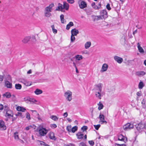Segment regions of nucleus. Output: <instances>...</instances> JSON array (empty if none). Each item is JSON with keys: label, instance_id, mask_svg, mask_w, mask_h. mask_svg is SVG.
I'll list each match as a JSON object with an SVG mask.
<instances>
[{"label": "nucleus", "instance_id": "obj_24", "mask_svg": "<svg viewBox=\"0 0 146 146\" xmlns=\"http://www.w3.org/2000/svg\"><path fill=\"white\" fill-rule=\"evenodd\" d=\"M51 12L44 10V15L45 17H49L51 15Z\"/></svg>", "mask_w": 146, "mask_h": 146}, {"label": "nucleus", "instance_id": "obj_57", "mask_svg": "<svg viewBox=\"0 0 146 146\" xmlns=\"http://www.w3.org/2000/svg\"><path fill=\"white\" fill-rule=\"evenodd\" d=\"M137 95L139 96H141V91H139L137 92Z\"/></svg>", "mask_w": 146, "mask_h": 146}, {"label": "nucleus", "instance_id": "obj_58", "mask_svg": "<svg viewBox=\"0 0 146 146\" xmlns=\"http://www.w3.org/2000/svg\"><path fill=\"white\" fill-rule=\"evenodd\" d=\"M93 8L94 9H100V7H98L97 6L95 5L93 7Z\"/></svg>", "mask_w": 146, "mask_h": 146}, {"label": "nucleus", "instance_id": "obj_27", "mask_svg": "<svg viewBox=\"0 0 146 146\" xmlns=\"http://www.w3.org/2000/svg\"><path fill=\"white\" fill-rule=\"evenodd\" d=\"M78 139H82L83 138V134L81 132H78L76 134Z\"/></svg>", "mask_w": 146, "mask_h": 146}, {"label": "nucleus", "instance_id": "obj_44", "mask_svg": "<svg viewBox=\"0 0 146 146\" xmlns=\"http://www.w3.org/2000/svg\"><path fill=\"white\" fill-rule=\"evenodd\" d=\"M88 129V127L86 126H84L81 128V129L83 131H86Z\"/></svg>", "mask_w": 146, "mask_h": 146}, {"label": "nucleus", "instance_id": "obj_48", "mask_svg": "<svg viewBox=\"0 0 146 146\" xmlns=\"http://www.w3.org/2000/svg\"><path fill=\"white\" fill-rule=\"evenodd\" d=\"M16 116H21V117L23 118L24 117L22 116V113H21L20 112H18L16 114Z\"/></svg>", "mask_w": 146, "mask_h": 146}, {"label": "nucleus", "instance_id": "obj_23", "mask_svg": "<svg viewBox=\"0 0 146 146\" xmlns=\"http://www.w3.org/2000/svg\"><path fill=\"white\" fill-rule=\"evenodd\" d=\"M102 86L103 84L101 83H99L96 86L97 87V89H96V90L97 91H102Z\"/></svg>", "mask_w": 146, "mask_h": 146}, {"label": "nucleus", "instance_id": "obj_8", "mask_svg": "<svg viewBox=\"0 0 146 146\" xmlns=\"http://www.w3.org/2000/svg\"><path fill=\"white\" fill-rule=\"evenodd\" d=\"M54 6V4L53 3L50 4L48 6L46 7L44 10L51 12L52 11V7Z\"/></svg>", "mask_w": 146, "mask_h": 146}, {"label": "nucleus", "instance_id": "obj_61", "mask_svg": "<svg viewBox=\"0 0 146 146\" xmlns=\"http://www.w3.org/2000/svg\"><path fill=\"white\" fill-rule=\"evenodd\" d=\"M115 146H125V144H115Z\"/></svg>", "mask_w": 146, "mask_h": 146}, {"label": "nucleus", "instance_id": "obj_42", "mask_svg": "<svg viewBox=\"0 0 146 146\" xmlns=\"http://www.w3.org/2000/svg\"><path fill=\"white\" fill-rule=\"evenodd\" d=\"M94 126L96 129V130H98L99 128L100 127V124L94 125Z\"/></svg>", "mask_w": 146, "mask_h": 146}, {"label": "nucleus", "instance_id": "obj_6", "mask_svg": "<svg viewBox=\"0 0 146 146\" xmlns=\"http://www.w3.org/2000/svg\"><path fill=\"white\" fill-rule=\"evenodd\" d=\"M100 15L102 18H104L105 19H106L108 17V15L106 11V10H103L100 12Z\"/></svg>", "mask_w": 146, "mask_h": 146}, {"label": "nucleus", "instance_id": "obj_50", "mask_svg": "<svg viewBox=\"0 0 146 146\" xmlns=\"http://www.w3.org/2000/svg\"><path fill=\"white\" fill-rule=\"evenodd\" d=\"M39 142L40 144L41 145H43L45 146L46 144V143L43 141H39Z\"/></svg>", "mask_w": 146, "mask_h": 146}, {"label": "nucleus", "instance_id": "obj_29", "mask_svg": "<svg viewBox=\"0 0 146 146\" xmlns=\"http://www.w3.org/2000/svg\"><path fill=\"white\" fill-rule=\"evenodd\" d=\"M32 111L33 115H34L35 116H38L37 117L38 119H40V117L39 116V115L37 113V111L35 110H31Z\"/></svg>", "mask_w": 146, "mask_h": 146}, {"label": "nucleus", "instance_id": "obj_36", "mask_svg": "<svg viewBox=\"0 0 146 146\" xmlns=\"http://www.w3.org/2000/svg\"><path fill=\"white\" fill-rule=\"evenodd\" d=\"M100 16H101V15L100 16H94V17H95V18L94 19V21H95V19H96L97 20H98L100 19H105L104 18H102V17Z\"/></svg>", "mask_w": 146, "mask_h": 146}, {"label": "nucleus", "instance_id": "obj_56", "mask_svg": "<svg viewBox=\"0 0 146 146\" xmlns=\"http://www.w3.org/2000/svg\"><path fill=\"white\" fill-rule=\"evenodd\" d=\"M99 119H104V116L103 114H100L99 116Z\"/></svg>", "mask_w": 146, "mask_h": 146}, {"label": "nucleus", "instance_id": "obj_43", "mask_svg": "<svg viewBox=\"0 0 146 146\" xmlns=\"http://www.w3.org/2000/svg\"><path fill=\"white\" fill-rule=\"evenodd\" d=\"M88 143L91 146H93L94 144V142L93 140L88 141Z\"/></svg>", "mask_w": 146, "mask_h": 146}, {"label": "nucleus", "instance_id": "obj_18", "mask_svg": "<svg viewBox=\"0 0 146 146\" xmlns=\"http://www.w3.org/2000/svg\"><path fill=\"white\" fill-rule=\"evenodd\" d=\"M137 45L139 52L141 53H144V50L142 48L141 46L139 43H138Z\"/></svg>", "mask_w": 146, "mask_h": 146}, {"label": "nucleus", "instance_id": "obj_35", "mask_svg": "<svg viewBox=\"0 0 146 146\" xmlns=\"http://www.w3.org/2000/svg\"><path fill=\"white\" fill-rule=\"evenodd\" d=\"M99 123L101 124H106L107 123V122L105 120V119H100Z\"/></svg>", "mask_w": 146, "mask_h": 146}, {"label": "nucleus", "instance_id": "obj_17", "mask_svg": "<svg viewBox=\"0 0 146 146\" xmlns=\"http://www.w3.org/2000/svg\"><path fill=\"white\" fill-rule=\"evenodd\" d=\"M22 82L27 86H30L32 84L31 82L26 80H23Z\"/></svg>", "mask_w": 146, "mask_h": 146}, {"label": "nucleus", "instance_id": "obj_34", "mask_svg": "<svg viewBox=\"0 0 146 146\" xmlns=\"http://www.w3.org/2000/svg\"><path fill=\"white\" fill-rule=\"evenodd\" d=\"M15 87L17 89L20 90L21 88V85L19 84H16Z\"/></svg>", "mask_w": 146, "mask_h": 146}, {"label": "nucleus", "instance_id": "obj_62", "mask_svg": "<svg viewBox=\"0 0 146 146\" xmlns=\"http://www.w3.org/2000/svg\"><path fill=\"white\" fill-rule=\"evenodd\" d=\"M85 11L86 12V14L88 15H90L91 14V12L90 11H88L87 10H85Z\"/></svg>", "mask_w": 146, "mask_h": 146}, {"label": "nucleus", "instance_id": "obj_2", "mask_svg": "<svg viewBox=\"0 0 146 146\" xmlns=\"http://www.w3.org/2000/svg\"><path fill=\"white\" fill-rule=\"evenodd\" d=\"M72 92L70 90H67L64 94V96L66 99L69 102L72 100Z\"/></svg>", "mask_w": 146, "mask_h": 146}, {"label": "nucleus", "instance_id": "obj_31", "mask_svg": "<svg viewBox=\"0 0 146 146\" xmlns=\"http://www.w3.org/2000/svg\"><path fill=\"white\" fill-rule=\"evenodd\" d=\"M144 84L142 81H140L138 85V88L139 89H141L144 86Z\"/></svg>", "mask_w": 146, "mask_h": 146}, {"label": "nucleus", "instance_id": "obj_28", "mask_svg": "<svg viewBox=\"0 0 146 146\" xmlns=\"http://www.w3.org/2000/svg\"><path fill=\"white\" fill-rule=\"evenodd\" d=\"M34 92L35 94L39 95L42 93V91L41 90L37 89L35 90Z\"/></svg>", "mask_w": 146, "mask_h": 146}, {"label": "nucleus", "instance_id": "obj_1", "mask_svg": "<svg viewBox=\"0 0 146 146\" xmlns=\"http://www.w3.org/2000/svg\"><path fill=\"white\" fill-rule=\"evenodd\" d=\"M48 130L42 127H40L39 129L38 132L41 137L44 136L48 133Z\"/></svg>", "mask_w": 146, "mask_h": 146}, {"label": "nucleus", "instance_id": "obj_38", "mask_svg": "<svg viewBox=\"0 0 146 146\" xmlns=\"http://www.w3.org/2000/svg\"><path fill=\"white\" fill-rule=\"evenodd\" d=\"M77 129L78 127L77 126H75L73 127L71 129L72 132L73 133L75 132L77 130Z\"/></svg>", "mask_w": 146, "mask_h": 146}, {"label": "nucleus", "instance_id": "obj_52", "mask_svg": "<svg viewBox=\"0 0 146 146\" xmlns=\"http://www.w3.org/2000/svg\"><path fill=\"white\" fill-rule=\"evenodd\" d=\"M4 107L3 105L2 104H0V112L2 111Z\"/></svg>", "mask_w": 146, "mask_h": 146}, {"label": "nucleus", "instance_id": "obj_22", "mask_svg": "<svg viewBox=\"0 0 146 146\" xmlns=\"http://www.w3.org/2000/svg\"><path fill=\"white\" fill-rule=\"evenodd\" d=\"M69 8L68 4L65 2H63V8L65 9L66 10H68Z\"/></svg>", "mask_w": 146, "mask_h": 146}, {"label": "nucleus", "instance_id": "obj_10", "mask_svg": "<svg viewBox=\"0 0 146 146\" xmlns=\"http://www.w3.org/2000/svg\"><path fill=\"white\" fill-rule=\"evenodd\" d=\"M6 129V127L5 124V122L2 120L0 121V130H4Z\"/></svg>", "mask_w": 146, "mask_h": 146}, {"label": "nucleus", "instance_id": "obj_60", "mask_svg": "<svg viewBox=\"0 0 146 146\" xmlns=\"http://www.w3.org/2000/svg\"><path fill=\"white\" fill-rule=\"evenodd\" d=\"M79 146H86V145L83 142H82L80 143Z\"/></svg>", "mask_w": 146, "mask_h": 146}, {"label": "nucleus", "instance_id": "obj_7", "mask_svg": "<svg viewBox=\"0 0 146 146\" xmlns=\"http://www.w3.org/2000/svg\"><path fill=\"white\" fill-rule=\"evenodd\" d=\"M145 128V125L141 123H139L138 124L137 127V129L139 131H141L142 129Z\"/></svg>", "mask_w": 146, "mask_h": 146}, {"label": "nucleus", "instance_id": "obj_3", "mask_svg": "<svg viewBox=\"0 0 146 146\" xmlns=\"http://www.w3.org/2000/svg\"><path fill=\"white\" fill-rule=\"evenodd\" d=\"M78 3L80 8L83 9L87 7V3L84 1L82 0H79L78 1Z\"/></svg>", "mask_w": 146, "mask_h": 146}, {"label": "nucleus", "instance_id": "obj_12", "mask_svg": "<svg viewBox=\"0 0 146 146\" xmlns=\"http://www.w3.org/2000/svg\"><path fill=\"white\" fill-rule=\"evenodd\" d=\"M2 97L3 98H9L11 96L10 92H5L2 94Z\"/></svg>", "mask_w": 146, "mask_h": 146}, {"label": "nucleus", "instance_id": "obj_19", "mask_svg": "<svg viewBox=\"0 0 146 146\" xmlns=\"http://www.w3.org/2000/svg\"><path fill=\"white\" fill-rule=\"evenodd\" d=\"M101 91H97L96 92L95 94L96 97L100 99H101L102 95L101 94Z\"/></svg>", "mask_w": 146, "mask_h": 146}, {"label": "nucleus", "instance_id": "obj_13", "mask_svg": "<svg viewBox=\"0 0 146 146\" xmlns=\"http://www.w3.org/2000/svg\"><path fill=\"white\" fill-rule=\"evenodd\" d=\"M108 66L107 64H104L102 66V69L101 70V71L103 72L106 71L108 69Z\"/></svg>", "mask_w": 146, "mask_h": 146}, {"label": "nucleus", "instance_id": "obj_21", "mask_svg": "<svg viewBox=\"0 0 146 146\" xmlns=\"http://www.w3.org/2000/svg\"><path fill=\"white\" fill-rule=\"evenodd\" d=\"M136 74L137 76H141L145 75V72L143 71H138L136 72Z\"/></svg>", "mask_w": 146, "mask_h": 146}, {"label": "nucleus", "instance_id": "obj_41", "mask_svg": "<svg viewBox=\"0 0 146 146\" xmlns=\"http://www.w3.org/2000/svg\"><path fill=\"white\" fill-rule=\"evenodd\" d=\"M141 104H142V106L145 108L146 107V105H145V99H143L141 102Z\"/></svg>", "mask_w": 146, "mask_h": 146}, {"label": "nucleus", "instance_id": "obj_16", "mask_svg": "<svg viewBox=\"0 0 146 146\" xmlns=\"http://www.w3.org/2000/svg\"><path fill=\"white\" fill-rule=\"evenodd\" d=\"M49 138L51 139L55 140L56 139V138L54 136V133L52 132H50L49 134Z\"/></svg>", "mask_w": 146, "mask_h": 146}, {"label": "nucleus", "instance_id": "obj_26", "mask_svg": "<svg viewBox=\"0 0 146 146\" xmlns=\"http://www.w3.org/2000/svg\"><path fill=\"white\" fill-rule=\"evenodd\" d=\"M74 25V24L72 22H70L69 23L66 25V29L68 30L70 27H72Z\"/></svg>", "mask_w": 146, "mask_h": 146}, {"label": "nucleus", "instance_id": "obj_47", "mask_svg": "<svg viewBox=\"0 0 146 146\" xmlns=\"http://www.w3.org/2000/svg\"><path fill=\"white\" fill-rule=\"evenodd\" d=\"M29 101L33 102L34 103H35V102H37V100L34 99L30 98L29 100Z\"/></svg>", "mask_w": 146, "mask_h": 146}, {"label": "nucleus", "instance_id": "obj_11", "mask_svg": "<svg viewBox=\"0 0 146 146\" xmlns=\"http://www.w3.org/2000/svg\"><path fill=\"white\" fill-rule=\"evenodd\" d=\"M114 59L115 61L119 64L121 63L123 60L122 58L119 57L117 56H114Z\"/></svg>", "mask_w": 146, "mask_h": 146}, {"label": "nucleus", "instance_id": "obj_53", "mask_svg": "<svg viewBox=\"0 0 146 146\" xmlns=\"http://www.w3.org/2000/svg\"><path fill=\"white\" fill-rule=\"evenodd\" d=\"M72 35H71V40L72 42H74L75 40V37L73 35V37H72Z\"/></svg>", "mask_w": 146, "mask_h": 146}, {"label": "nucleus", "instance_id": "obj_33", "mask_svg": "<svg viewBox=\"0 0 146 146\" xmlns=\"http://www.w3.org/2000/svg\"><path fill=\"white\" fill-rule=\"evenodd\" d=\"M18 132H16L14 133V138L16 140H18L19 139V137L18 135Z\"/></svg>", "mask_w": 146, "mask_h": 146}, {"label": "nucleus", "instance_id": "obj_15", "mask_svg": "<svg viewBox=\"0 0 146 146\" xmlns=\"http://www.w3.org/2000/svg\"><path fill=\"white\" fill-rule=\"evenodd\" d=\"M31 37L30 36H27L25 37L22 40V42L24 43H27L31 39Z\"/></svg>", "mask_w": 146, "mask_h": 146}, {"label": "nucleus", "instance_id": "obj_54", "mask_svg": "<svg viewBox=\"0 0 146 146\" xmlns=\"http://www.w3.org/2000/svg\"><path fill=\"white\" fill-rule=\"evenodd\" d=\"M22 108V107L18 106L17 107L16 109L18 111H21V109Z\"/></svg>", "mask_w": 146, "mask_h": 146}, {"label": "nucleus", "instance_id": "obj_45", "mask_svg": "<svg viewBox=\"0 0 146 146\" xmlns=\"http://www.w3.org/2000/svg\"><path fill=\"white\" fill-rule=\"evenodd\" d=\"M30 98L27 97H25L24 98V101L26 102L27 103H28V101H29V100Z\"/></svg>", "mask_w": 146, "mask_h": 146}, {"label": "nucleus", "instance_id": "obj_63", "mask_svg": "<svg viewBox=\"0 0 146 146\" xmlns=\"http://www.w3.org/2000/svg\"><path fill=\"white\" fill-rule=\"evenodd\" d=\"M51 119H58L57 117L56 116L52 115L50 117Z\"/></svg>", "mask_w": 146, "mask_h": 146}, {"label": "nucleus", "instance_id": "obj_39", "mask_svg": "<svg viewBox=\"0 0 146 146\" xmlns=\"http://www.w3.org/2000/svg\"><path fill=\"white\" fill-rule=\"evenodd\" d=\"M120 41L122 44H125V38L124 36H123L121 39Z\"/></svg>", "mask_w": 146, "mask_h": 146}, {"label": "nucleus", "instance_id": "obj_59", "mask_svg": "<svg viewBox=\"0 0 146 146\" xmlns=\"http://www.w3.org/2000/svg\"><path fill=\"white\" fill-rule=\"evenodd\" d=\"M67 1L71 4L73 3L74 2V0H67Z\"/></svg>", "mask_w": 146, "mask_h": 146}, {"label": "nucleus", "instance_id": "obj_14", "mask_svg": "<svg viewBox=\"0 0 146 146\" xmlns=\"http://www.w3.org/2000/svg\"><path fill=\"white\" fill-rule=\"evenodd\" d=\"M71 35H72V37H73V36H76L77 34L79 33V31H78L76 29H74L72 30L71 31Z\"/></svg>", "mask_w": 146, "mask_h": 146}, {"label": "nucleus", "instance_id": "obj_20", "mask_svg": "<svg viewBox=\"0 0 146 146\" xmlns=\"http://www.w3.org/2000/svg\"><path fill=\"white\" fill-rule=\"evenodd\" d=\"M73 58H75L77 60L80 61L83 59V57L81 55H76L74 57H73Z\"/></svg>", "mask_w": 146, "mask_h": 146}, {"label": "nucleus", "instance_id": "obj_37", "mask_svg": "<svg viewBox=\"0 0 146 146\" xmlns=\"http://www.w3.org/2000/svg\"><path fill=\"white\" fill-rule=\"evenodd\" d=\"M51 27L52 28L53 32L54 33L56 34V33L57 32V30L54 29V25H52L51 26Z\"/></svg>", "mask_w": 146, "mask_h": 146}, {"label": "nucleus", "instance_id": "obj_40", "mask_svg": "<svg viewBox=\"0 0 146 146\" xmlns=\"http://www.w3.org/2000/svg\"><path fill=\"white\" fill-rule=\"evenodd\" d=\"M141 104H142V106L145 108L146 107V105H145V99H143L141 102Z\"/></svg>", "mask_w": 146, "mask_h": 146}, {"label": "nucleus", "instance_id": "obj_4", "mask_svg": "<svg viewBox=\"0 0 146 146\" xmlns=\"http://www.w3.org/2000/svg\"><path fill=\"white\" fill-rule=\"evenodd\" d=\"M133 125L132 124L128 123L124 125L123 128L124 130L127 131L133 128Z\"/></svg>", "mask_w": 146, "mask_h": 146}, {"label": "nucleus", "instance_id": "obj_51", "mask_svg": "<svg viewBox=\"0 0 146 146\" xmlns=\"http://www.w3.org/2000/svg\"><path fill=\"white\" fill-rule=\"evenodd\" d=\"M50 127L52 128H55L57 127L56 125V124H52L50 125Z\"/></svg>", "mask_w": 146, "mask_h": 146}, {"label": "nucleus", "instance_id": "obj_9", "mask_svg": "<svg viewBox=\"0 0 146 146\" xmlns=\"http://www.w3.org/2000/svg\"><path fill=\"white\" fill-rule=\"evenodd\" d=\"M13 116V112L11 110H7L6 111L5 116L8 118H10Z\"/></svg>", "mask_w": 146, "mask_h": 146}, {"label": "nucleus", "instance_id": "obj_46", "mask_svg": "<svg viewBox=\"0 0 146 146\" xmlns=\"http://www.w3.org/2000/svg\"><path fill=\"white\" fill-rule=\"evenodd\" d=\"M106 7L107 9L110 11L111 9V8L110 7V4L109 3H108L106 6Z\"/></svg>", "mask_w": 146, "mask_h": 146}, {"label": "nucleus", "instance_id": "obj_49", "mask_svg": "<svg viewBox=\"0 0 146 146\" xmlns=\"http://www.w3.org/2000/svg\"><path fill=\"white\" fill-rule=\"evenodd\" d=\"M58 6L60 8V9L61 10H61V11H63L62 10L63 9V6H62V5L60 3H59L58 4Z\"/></svg>", "mask_w": 146, "mask_h": 146}, {"label": "nucleus", "instance_id": "obj_25", "mask_svg": "<svg viewBox=\"0 0 146 146\" xmlns=\"http://www.w3.org/2000/svg\"><path fill=\"white\" fill-rule=\"evenodd\" d=\"M6 86L8 88H12V84L8 81H6L5 82Z\"/></svg>", "mask_w": 146, "mask_h": 146}, {"label": "nucleus", "instance_id": "obj_55", "mask_svg": "<svg viewBox=\"0 0 146 146\" xmlns=\"http://www.w3.org/2000/svg\"><path fill=\"white\" fill-rule=\"evenodd\" d=\"M26 118L27 119H31L30 117V115L29 113L27 112L26 113Z\"/></svg>", "mask_w": 146, "mask_h": 146}, {"label": "nucleus", "instance_id": "obj_30", "mask_svg": "<svg viewBox=\"0 0 146 146\" xmlns=\"http://www.w3.org/2000/svg\"><path fill=\"white\" fill-rule=\"evenodd\" d=\"M91 43L90 42H87L85 44V48L86 49H88L90 46Z\"/></svg>", "mask_w": 146, "mask_h": 146}, {"label": "nucleus", "instance_id": "obj_32", "mask_svg": "<svg viewBox=\"0 0 146 146\" xmlns=\"http://www.w3.org/2000/svg\"><path fill=\"white\" fill-rule=\"evenodd\" d=\"M98 109L99 110H100L103 108L104 106L101 102H100L98 104Z\"/></svg>", "mask_w": 146, "mask_h": 146}, {"label": "nucleus", "instance_id": "obj_5", "mask_svg": "<svg viewBox=\"0 0 146 146\" xmlns=\"http://www.w3.org/2000/svg\"><path fill=\"white\" fill-rule=\"evenodd\" d=\"M118 140L125 142L127 141V138L122 135L119 134L118 135Z\"/></svg>", "mask_w": 146, "mask_h": 146}, {"label": "nucleus", "instance_id": "obj_64", "mask_svg": "<svg viewBox=\"0 0 146 146\" xmlns=\"http://www.w3.org/2000/svg\"><path fill=\"white\" fill-rule=\"evenodd\" d=\"M22 108L21 109V111L22 112H24L26 110V109L23 107H22Z\"/></svg>", "mask_w": 146, "mask_h": 146}]
</instances>
